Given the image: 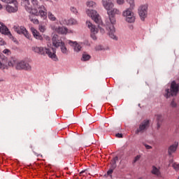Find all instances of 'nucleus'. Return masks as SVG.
Masks as SVG:
<instances>
[{"mask_svg": "<svg viewBox=\"0 0 179 179\" xmlns=\"http://www.w3.org/2000/svg\"><path fill=\"white\" fill-rule=\"evenodd\" d=\"M144 146H145V149H148V150L152 149V146H150L148 144H144Z\"/></svg>", "mask_w": 179, "mask_h": 179, "instance_id": "a18cd8bd", "label": "nucleus"}, {"mask_svg": "<svg viewBox=\"0 0 179 179\" xmlns=\"http://www.w3.org/2000/svg\"><path fill=\"white\" fill-rule=\"evenodd\" d=\"M41 1H43V2H49L51 0H41Z\"/></svg>", "mask_w": 179, "mask_h": 179, "instance_id": "09e8293b", "label": "nucleus"}, {"mask_svg": "<svg viewBox=\"0 0 179 179\" xmlns=\"http://www.w3.org/2000/svg\"><path fill=\"white\" fill-rule=\"evenodd\" d=\"M118 5L124 4V0H117Z\"/></svg>", "mask_w": 179, "mask_h": 179, "instance_id": "37998d69", "label": "nucleus"}, {"mask_svg": "<svg viewBox=\"0 0 179 179\" xmlns=\"http://www.w3.org/2000/svg\"><path fill=\"white\" fill-rule=\"evenodd\" d=\"M45 40H47V41H50V40H51V38L48 36H45Z\"/></svg>", "mask_w": 179, "mask_h": 179, "instance_id": "49530a36", "label": "nucleus"}, {"mask_svg": "<svg viewBox=\"0 0 179 179\" xmlns=\"http://www.w3.org/2000/svg\"><path fill=\"white\" fill-rule=\"evenodd\" d=\"M109 17L110 24H107L106 30L108 31V34L110 38L113 40H117V36H115V28L114 24H115V15H121V11L117 8H111L110 10H106Z\"/></svg>", "mask_w": 179, "mask_h": 179, "instance_id": "f257e3e1", "label": "nucleus"}, {"mask_svg": "<svg viewBox=\"0 0 179 179\" xmlns=\"http://www.w3.org/2000/svg\"><path fill=\"white\" fill-rule=\"evenodd\" d=\"M152 174L156 176L158 178L162 177V172L160 171V168H157L155 166H152V169L151 171Z\"/></svg>", "mask_w": 179, "mask_h": 179, "instance_id": "a211bd4d", "label": "nucleus"}, {"mask_svg": "<svg viewBox=\"0 0 179 179\" xmlns=\"http://www.w3.org/2000/svg\"><path fill=\"white\" fill-rule=\"evenodd\" d=\"M9 66H13V64H12V62H10L8 63Z\"/></svg>", "mask_w": 179, "mask_h": 179, "instance_id": "de8ad7c7", "label": "nucleus"}, {"mask_svg": "<svg viewBox=\"0 0 179 179\" xmlns=\"http://www.w3.org/2000/svg\"><path fill=\"white\" fill-rule=\"evenodd\" d=\"M179 92V83H177L175 80L172 81L171 83V87L165 90V97L169 99L171 96H177Z\"/></svg>", "mask_w": 179, "mask_h": 179, "instance_id": "20e7f679", "label": "nucleus"}, {"mask_svg": "<svg viewBox=\"0 0 179 179\" xmlns=\"http://www.w3.org/2000/svg\"><path fill=\"white\" fill-rule=\"evenodd\" d=\"M150 122L149 120H144L143 121L140 125L139 127L136 131V134L139 135V134H143L149 128Z\"/></svg>", "mask_w": 179, "mask_h": 179, "instance_id": "1a4fd4ad", "label": "nucleus"}, {"mask_svg": "<svg viewBox=\"0 0 179 179\" xmlns=\"http://www.w3.org/2000/svg\"><path fill=\"white\" fill-rule=\"evenodd\" d=\"M68 44H69L71 47H73L75 52H80V51H82V45L78 43V42L69 40L68 41Z\"/></svg>", "mask_w": 179, "mask_h": 179, "instance_id": "f8f14e48", "label": "nucleus"}, {"mask_svg": "<svg viewBox=\"0 0 179 179\" xmlns=\"http://www.w3.org/2000/svg\"><path fill=\"white\" fill-rule=\"evenodd\" d=\"M27 12H29L31 15H34V16H38V10L37 8H33L31 6L30 8H27Z\"/></svg>", "mask_w": 179, "mask_h": 179, "instance_id": "aec40b11", "label": "nucleus"}, {"mask_svg": "<svg viewBox=\"0 0 179 179\" xmlns=\"http://www.w3.org/2000/svg\"><path fill=\"white\" fill-rule=\"evenodd\" d=\"M127 2L129 3L130 8H134L135 6V0H127Z\"/></svg>", "mask_w": 179, "mask_h": 179, "instance_id": "c756f323", "label": "nucleus"}, {"mask_svg": "<svg viewBox=\"0 0 179 179\" xmlns=\"http://www.w3.org/2000/svg\"><path fill=\"white\" fill-rule=\"evenodd\" d=\"M15 69L30 72L31 71V65L26 60H21L16 64Z\"/></svg>", "mask_w": 179, "mask_h": 179, "instance_id": "423d86ee", "label": "nucleus"}, {"mask_svg": "<svg viewBox=\"0 0 179 179\" xmlns=\"http://www.w3.org/2000/svg\"><path fill=\"white\" fill-rule=\"evenodd\" d=\"M173 168L174 169V170L178 171V170H179V164L173 163Z\"/></svg>", "mask_w": 179, "mask_h": 179, "instance_id": "f704fd0d", "label": "nucleus"}, {"mask_svg": "<svg viewBox=\"0 0 179 179\" xmlns=\"http://www.w3.org/2000/svg\"><path fill=\"white\" fill-rule=\"evenodd\" d=\"M31 22H32V23H34V24H38L39 21L38 20L36 19V18H31V17H29Z\"/></svg>", "mask_w": 179, "mask_h": 179, "instance_id": "473e14b6", "label": "nucleus"}, {"mask_svg": "<svg viewBox=\"0 0 179 179\" xmlns=\"http://www.w3.org/2000/svg\"><path fill=\"white\" fill-rule=\"evenodd\" d=\"M31 31L36 40H40L42 41L43 40V36L40 34V32H38L34 27H31Z\"/></svg>", "mask_w": 179, "mask_h": 179, "instance_id": "2eb2a0df", "label": "nucleus"}, {"mask_svg": "<svg viewBox=\"0 0 179 179\" xmlns=\"http://www.w3.org/2000/svg\"><path fill=\"white\" fill-rule=\"evenodd\" d=\"M90 58H92L90 55H87L86 53H83V57L81 58V61H89V59H90Z\"/></svg>", "mask_w": 179, "mask_h": 179, "instance_id": "bb28decb", "label": "nucleus"}, {"mask_svg": "<svg viewBox=\"0 0 179 179\" xmlns=\"http://www.w3.org/2000/svg\"><path fill=\"white\" fill-rule=\"evenodd\" d=\"M52 41L54 47H56V48L60 47L62 54L68 55V49L66 48V46H65V43L62 42V40L59 39L58 35H54L52 38Z\"/></svg>", "mask_w": 179, "mask_h": 179, "instance_id": "39448f33", "label": "nucleus"}, {"mask_svg": "<svg viewBox=\"0 0 179 179\" xmlns=\"http://www.w3.org/2000/svg\"><path fill=\"white\" fill-rule=\"evenodd\" d=\"M22 5H24L26 10L29 9L31 6L30 5V0H22Z\"/></svg>", "mask_w": 179, "mask_h": 179, "instance_id": "5701e85b", "label": "nucleus"}, {"mask_svg": "<svg viewBox=\"0 0 179 179\" xmlns=\"http://www.w3.org/2000/svg\"><path fill=\"white\" fill-rule=\"evenodd\" d=\"M171 107H173V108H176L177 107V103L173 100L171 103Z\"/></svg>", "mask_w": 179, "mask_h": 179, "instance_id": "58836bf2", "label": "nucleus"}, {"mask_svg": "<svg viewBox=\"0 0 179 179\" xmlns=\"http://www.w3.org/2000/svg\"><path fill=\"white\" fill-rule=\"evenodd\" d=\"M2 68V63L0 62V69Z\"/></svg>", "mask_w": 179, "mask_h": 179, "instance_id": "8fccbe9b", "label": "nucleus"}, {"mask_svg": "<svg viewBox=\"0 0 179 179\" xmlns=\"http://www.w3.org/2000/svg\"><path fill=\"white\" fill-rule=\"evenodd\" d=\"M178 179H179V178H178Z\"/></svg>", "mask_w": 179, "mask_h": 179, "instance_id": "603ef678", "label": "nucleus"}, {"mask_svg": "<svg viewBox=\"0 0 179 179\" xmlns=\"http://www.w3.org/2000/svg\"><path fill=\"white\" fill-rule=\"evenodd\" d=\"M47 15L49 20H51V22H55L57 20V17H55V15L51 11L48 12Z\"/></svg>", "mask_w": 179, "mask_h": 179, "instance_id": "393cba45", "label": "nucleus"}, {"mask_svg": "<svg viewBox=\"0 0 179 179\" xmlns=\"http://www.w3.org/2000/svg\"><path fill=\"white\" fill-rule=\"evenodd\" d=\"M114 171V169H111L110 168V169L108 171V172H107V174H108V176H111L112 174H113V172Z\"/></svg>", "mask_w": 179, "mask_h": 179, "instance_id": "a19ab883", "label": "nucleus"}, {"mask_svg": "<svg viewBox=\"0 0 179 179\" xmlns=\"http://www.w3.org/2000/svg\"><path fill=\"white\" fill-rule=\"evenodd\" d=\"M140 159H141V155H137L134 157L133 163H136V162H138V160Z\"/></svg>", "mask_w": 179, "mask_h": 179, "instance_id": "e433bc0d", "label": "nucleus"}, {"mask_svg": "<svg viewBox=\"0 0 179 179\" xmlns=\"http://www.w3.org/2000/svg\"><path fill=\"white\" fill-rule=\"evenodd\" d=\"M122 15L124 17H127L129 15L131 16V15H134V12L131 10V8H127L126 10L123 12Z\"/></svg>", "mask_w": 179, "mask_h": 179, "instance_id": "b1692460", "label": "nucleus"}, {"mask_svg": "<svg viewBox=\"0 0 179 179\" xmlns=\"http://www.w3.org/2000/svg\"><path fill=\"white\" fill-rule=\"evenodd\" d=\"M86 13L88 16L92 17V20H94L95 23H96V24H98L100 32L102 34H104V33H106V31L104 30V29H106V26L103 24L101 17H100L99 13H97V11L94 10H87Z\"/></svg>", "mask_w": 179, "mask_h": 179, "instance_id": "7ed1b4c3", "label": "nucleus"}, {"mask_svg": "<svg viewBox=\"0 0 179 179\" xmlns=\"http://www.w3.org/2000/svg\"><path fill=\"white\" fill-rule=\"evenodd\" d=\"M86 24L91 31V38L93 40H97V36H96V34L99 33V29L96 28V26L93 25V24L90 22V21H87Z\"/></svg>", "mask_w": 179, "mask_h": 179, "instance_id": "6e6552de", "label": "nucleus"}, {"mask_svg": "<svg viewBox=\"0 0 179 179\" xmlns=\"http://www.w3.org/2000/svg\"><path fill=\"white\" fill-rule=\"evenodd\" d=\"M38 13L42 19H47V10H38Z\"/></svg>", "mask_w": 179, "mask_h": 179, "instance_id": "a878e982", "label": "nucleus"}, {"mask_svg": "<svg viewBox=\"0 0 179 179\" xmlns=\"http://www.w3.org/2000/svg\"><path fill=\"white\" fill-rule=\"evenodd\" d=\"M70 10L71 12H72V13H74L75 15H76L78 13V9H76V8L72 6L70 8Z\"/></svg>", "mask_w": 179, "mask_h": 179, "instance_id": "2f4dec72", "label": "nucleus"}, {"mask_svg": "<svg viewBox=\"0 0 179 179\" xmlns=\"http://www.w3.org/2000/svg\"><path fill=\"white\" fill-rule=\"evenodd\" d=\"M13 29L17 34H24L26 38L31 40V36L29 34V31H27V29L24 27L14 26Z\"/></svg>", "mask_w": 179, "mask_h": 179, "instance_id": "0eeeda50", "label": "nucleus"}, {"mask_svg": "<svg viewBox=\"0 0 179 179\" xmlns=\"http://www.w3.org/2000/svg\"><path fill=\"white\" fill-rule=\"evenodd\" d=\"M126 22L128 23H134L135 22V15L134 14H131L127 17H125Z\"/></svg>", "mask_w": 179, "mask_h": 179, "instance_id": "4be33fe9", "label": "nucleus"}, {"mask_svg": "<svg viewBox=\"0 0 179 179\" xmlns=\"http://www.w3.org/2000/svg\"><path fill=\"white\" fill-rule=\"evenodd\" d=\"M38 10H47V8H45V6H44V5H41L39 6L38 7Z\"/></svg>", "mask_w": 179, "mask_h": 179, "instance_id": "c9c22d12", "label": "nucleus"}, {"mask_svg": "<svg viewBox=\"0 0 179 179\" xmlns=\"http://www.w3.org/2000/svg\"><path fill=\"white\" fill-rule=\"evenodd\" d=\"M0 9H2V4L0 3Z\"/></svg>", "mask_w": 179, "mask_h": 179, "instance_id": "3c124183", "label": "nucleus"}, {"mask_svg": "<svg viewBox=\"0 0 179 179\" xmlns=\"http://www.w3.org/2000/svg\"><path fill=\"white\" fill-rule=\"evenodd\" d=\"M156 120H157V129L159 130L160 127H162V124H163V120H164V117H163V115H157Z\"/></svg>", "mask_w": 179, "mask_h": 179, "instance_id": "dca6fc26", "label": "nucleus"}, {"mask_svg": "<svg viewBox=\"0 0 179 179\" xmlns=\"http://www.w3.org/2000/svg\"><path fill=\"white\" fill-rule=\"evenodd\" d=\"M138 15L141 19V20H145L148 17V6H141L138 8Z\"/></svg>", "mask_w": 179, "mask_h": 179, "instance_id": "9d476101", "label": "nucleus"}, {"mask_svg": "<svg viewBox=\"0 0 179 179\" xmlns=\"http://www.w3.org/2000/svg\"><path fill=\"white\" fill-rule=\"evenodd\" d=\"M3 54H5L6 55H9L10 54V50L9 49H5L3 50Z\"/></svg>", "mask_w": 179, "mask_h": 179, "instance_id": "4c0bfd02", "label": "nucleus"}, {"mask_svg": "<svg viewBox=\"0 0 179 179\" xmlns=\"http://www.w3.org/2000/svg\"><path fill=\"white\" fill-rule=\"evenodd\" d=\"M0 33H2V34H9V29L3 23L0 22Z\"/></svg>", "mask_w": 179, "mask_h": 179, "instance_id": "6ab92c4d", "label": "nucleus"}, {"mask_svg": "<svg viewBox=\"0 0 179 179\" xmlns=\"http://www.w3.org/2000/svg\"><path fill=\"white\" fill-rule=\"evenodd\" d=\"M177 148H178V143L177 142H176L174 144L169 148L168 153L169 156H171V155H173V153H174L177 150Z\"/></svg>", "mask_w": 179, "mask_h": 179, "instance_id": "f3484780", "label": "nucleus"}, {"mask_svg": "<svg viewBox=\"0 0 179 179\" xmlns=\"http://www.w3.org/2000/svg\"><path fill=\"white\" fill-rule=\"evenodd\" d=\"M117 167V164L111 162L110 169L114 170Z\"/></svg>", "mask_w": 179, "mask_h": 179, "instance_id": "ea45409f", "label": "nucleus"}, {"mask_svg": "<svg viewBox=\"0 0 179 179\" xmlns=\"http://www.w3.org/2000/svg\"><path fill=\"white\" fill-rule=\"evenodd\" d=\"M32 50L34 52H37V54H41V55H48L49 58H51L52 61L57 62L58 61V57H57V51L54 48H47L43 47H33Z\"/></svg>", "mask_w": 179, "mask_h": 179, "instance_id": "f03ea898", "label": "nucleus"}, {"mask_svg": "<svg viewBox=\"0 0 179 179\" xmlns=\"http://www.w3.org/2000/svg\"><path fill=\"white\" fill-rule=\"evenodd\" d=\"M66 22V24H67V26H72L73 24H78V21H76V20L73 19V18H70L69 20H65Z\"/></svg>", "mask_w": 179, "mask_h": 179, "instance_id": "412c9836", "label": "nucleus"}, {"mask_svg": "<svg viewBox=\"0 0 179 179\" xmlns=\"http://www.w3.org/2000/svg\"><path fill=\"white\" fill-rule=\"evenodd\" d=\"M55 30L57 31V33H59V34H68V33H72V31H69L68 28L65 27H59Z\"/></svg>", "mask_w": 179, "mask_h": 179, "instance_id": "4468645a", "label": "nucleus"}, {"mask_svg": "<svg viewBox=\"0 0 179 179\" xmlns=\"http://www.w3.org/2000/svg\"><path fill=\"white\" fill-rule=\"evenodd\" d=\"M118 160V157H115L113 160H112V163H115L117 164V162Z\"/></svg>", "mask_w": 179, "mask_h": 179, "instance_id": "79ce46f5", "label": "nucleus"}, {"mask_svg": "<svg viewBox=\"0 0 179 179\" xmlns=\"http://www.w3.org/2000/svg\"><path fill=\"white\" fill-rule=\"evenodd\" d=\"M102 4L106 10H110L111 8H114L113 0H102Z\"/></svg>", "mask_w": 179, "mask_h": 179, "instance_id": "ddd939ff", "label": "nucleus"}, {"mask_svg": "<svg viewBox=\"0 0 179 179\" xmlns=\"http://www.w3.org/2000/svg\"><path fill=\"white\" fill-rule=\"evenodd\" d=\"M31 2L34 8H38L39 6L38 0H31Z\"/></svg>", "mask_w": 179, "mask_h": 179, "instance_id": "c85d7f7f", "label": "nucleus"}, {"mask_svg": "<svg viewBox=\"0 0 179 179\" xmlns=\"http://www.w3.org/2000/svg\"><path fill=\"white\" fill-rule=\"evenodd\" d=\"M86 5L87 8H96V3L94 1H88Z\"/></svg>", "mask_w": 179, "mask_h": 179, "instance_id": "cd10ccee", "label": "nucleus"}, {"mask_svg": "<svg viewBox=\"0 0 179 179\" xmlns=\"http://www.w3.org/2000/svg\"><path fill=\"white\" fill-rule=\"evenodd\" d=\"M45 30H47V29L45 28V25H39V31H41V33H44Z\"/></svg>", "mask_w": 179, "mask_h": 179, "instance_id": "7c9ffc66", "label": "nucleus"}, {"mask_svg": "<svg viewBox=\"0 0 179 179\" xmlns=\"http://www.w3.org/2000/svg\"><path fill=\"white\" fill-rule=\"evenodd\" d=\"M11 3H13L14 6L10 5H7L6 7V10L8 12V13H15V12H17V1L15 0V2H11Z\"/></svg>", "mask_w": 179, "mask_h": 179, "instance_id": "9b49d317", "label": "nucleus"}, {"mask_svg": "<svg viewBox=\"0 0 179 179\" xmlns=\"http://www.w3.org/2000/svg\"><path fill=\"white\" fill-rule=\"evenodd\" d=\"M87 174V169L83 170L80 172V176L85 177Z\"/></svg>", "mask_w": 179, "mask_h": 179, "instance_id": "72a5a7b5", "label": "nucleus"}, {"mask_svg": "<svg viewBox=\"0 0 179 179\" xmlns=\"http://www.w3.org/2000/svg\"><path fill=\"white\" fill-rule=\"evenodd\" d=\"M116 138H122V134L117 133L115 134Z\"/></svg>", "mask_w": 179, "mask_h": 179, "instance_id": "c03bdc74", "label": "nucleus"}]
</instances>
